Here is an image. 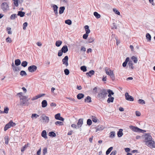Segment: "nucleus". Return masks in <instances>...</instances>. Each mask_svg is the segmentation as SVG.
Returning a JSON list of instances; mask_svg holds the SVG:
<instances>
[{"instance_id":"obj_1","label":"nucleus","mask_w":155,"mask_h":155,"mask_svg":"<svg viewBox=\"0 0 155 155\" xmlns=\"http://www.w3.org/2000/svg\"><path fill=\"white\" fill-rule=\"evenodd\" d=\"M107 92L105 89H100L99 92L97 95V97L99 99H104L107 96Z\"/></svg>"},{"instance_id":"obj_2","label":"nucleus","mask_w":155,"mask_h":155,"mask_svg":"<svg viewBox=\"0 0 155 155\" xmlns=\"http://www.w3.org/2000/svg\"><path fill=\"white\" fill-rule=\"evenodd\" d=\"M129 128L132 131L136 132L144 133V132H146V130H143L142 129H140L137 127L132 125H130L129 126Z\"/></svg>"},{"instance_id":"obj_3","label":"nucleus","mask_w":155,"mask_h":155,"mask_svg":"<svg viewBox=\"0 0 155 155\" xmlns=\"http://www.w3.org/2000/svg\"><path fill=\"white\" fill-rule=\"evenodd\" d=\"M68 51V48L66 45H64L62 48L61 49L59 50L58 52V56L59 57L61 56L63 53H65Z\"/></svg>"},{"instance_id":"obj_4","label":"nucleus","mask_w":155,"mask_h":155,"mask_svg":"<svg viewBox=\"0 0 155 155\" xmlns=\"http://www.w3.org/2000/svg\"><path fill=\"white\" fill-rule=\"evenodd\" d=\"M28 96H22V97L20 98V105L21 106L25 105V104H27L28 101Z\"/></svg>"},{"instance_id":"obj_5","label":"nucleus","mask_w":155,"mask_h":155,"mask_svg":"<svg viewBox=\"0 0 155 155\" xmlns=\"http://www.w3.org/2000/svg\"><path fill=\"white\" fill-rule=\"evenodd\" d=\"M145 144L148 147L155 148V142L152 140L150 141H145Z\"/></svg>"},{"instance_id":"obj_6","label":"nucleus","mask_w":155,"mask_h":155,"mask_svg":"<svg viewBox=\"0 0 155 155\" xmlns=\"http://www.w3.org/2000/svg\"><path fill=\"white\" fill-rule=\"evenodd\" d=\"M1 8L4 12H7L9 9L8 5L7 2H3L1 5Z\"/></svg>"},{"instance_id":"obj_7","label":"nucleus","mask_w":155,"mask_h":155,"mask_svg":"<svg viewBox=\"0 0 155 155\" xmlns=\"http://www.w3.org/2000/svg\"><path fill=\"white\" fill-rule=\"evenodd\" d=\"M37 69V67L35 65H32L28 67V71L30 72L33 73L35 72Z\"/></svg>"},{"instance_id":"obj_8","label":"nucleus","mask_w":155,"mask_h":155,"mask_svg":"<svg viewBox=\"0 0 155 155\" xmlns=\"http://www.w3.org/2000/svg\"><path fill=\"white\" fill-rule=\"evenodd\" d=\"M51 7L53 8L54 12L55 14V15L57 16L58 14V7L56 5L52 4L51 5Z\"/></svg>"},{"instance_id":"obj_9","label":"nucleus","mask_w":155,"mask_h":155,"mask_svg":"<svg viewBox=\"0 0 155 155\" xmlns=\"http://www.w3.org/2000/svg\"><path fill=\"white\" fill-rule=\"evenodd\" d=\"M125 96L127 100L132 101H134V98L132 96L130 95L127 92L125 93Z\"/></svg>"},{"instance_id":"obj_10","label":"nucleus","mask_w":155,"mask_h":155,"mask_svg":"<svg viewBox=\"0 0 155 155\" xmlns=\"http://www.w3.org/2000/svg\"><path fill=\"white\" fill-rule=\"evenodd\" d=\"M68 56H65L64 58H63L62 60L63 64H65L66 66H67L68 65Z\"/></svg>"},{"instance_id":"obj_11","label":"nucleus","mask_w":155,"mask_h":155,"mask_svg":"<svg viewBox=\"0 0 155 155\" xmlns=\"http://www.w3.org/2000/svg\"><path fill=\"white\" fill-rule=\"evenodd\" d=\"M145 141H150L152 140V137L150 134H145L144 135Z\"/></svg>"},{"instance_id":"obj_12","label":"nucleus","mask_w":155,"mask_h":155,"mask_svg":"<svg viewBox=\"0 0 155 155\" xmlns=\"http://www.w3.org/2000/svg\"><path fill=\"white\" fill-rule=\"evenodd\" d=\"M83 118L79 119L77 125L78 126V128H80L82 126L83 124Z\"/></svg>"},{"instance_id":"obj_13","label":"nucleus","mask_w":155,"mask_h":155,"mask_svg":"<svg viewBox=\"0 0 155 155\" xmlns=\"http://www.w3.org/2000/svg\"><path fill=\"white\" fill-rule=\"evenodd\" d=\"M104 128V127L103 125H99L95 127V129L96 130V132H97L98 130H103Z\"/></svg>"},{"instance_id":"obj_14","label":"nucleus","mask_w":155,"mask_h":155,"mask_svg":"<svg viewBox=\"0 0 155 155\" xmlns=\"http://www.w3.org/2000/svg\"><path fill=\"white\" fill-rule=\"evenodd\" d=\"M95 71L93 70H91L89 72L86 73V74L87 76L91 77V76L94 74Z\"/></svg>"},{"instance_id":"obj_15","label":"nucleus","mask_w":155,"mask_h":155,"mask_svg":"<svg viewBox=\"0 0 155 155\" xmlns=\"http://www.w3.org/2000/svg\"><path fill=\"white\" fill-rule=\"evenodd\" d=\"M123 130L122 129H120L117 132V136L119 137H121L123 135Z\"/></svg>"},{"instance_id":"obj_16","label":"nucleus","mask_w":155,"mask_h":155,"mask_svg":"<svg viewBox=\"0 0 155 155\" xmlns=\"http://www.w3.org/2000/svg\"><path fill=\"white\" fill-rule=\"evenodd\" d=\"M42 119L45 121V122L48 123L49 121V118L48 117L46 116H42L41 117Z\"/></svg>"},{"instance_id":"obj_17","label":"nucleus","mask_w":155,"mask_h":155,"mask_svg":"<svg viewBox=\"0 0 155 155\" xmlns=\"http://www.w3.org/2000/svg\"><path fill=\"white\" fill-rule=\"evenodd\" d=\"M91 97L89 96H87L84 99V102L87 103H90L92 102Z\"/></svg>"},{"instance_id":"obj_18","label":"nucleus","mask_w":155,"mask_h":155,"mask_svg":"<svg viewBox=\"0 0 155 155\" xmlns=\"http://www.w3.org/2000/svg\"><path fill=\"white\" fill-rule=\"evenodd\" d=\"M41 136L45 139H47L48 137L47 136V132L45 130H43L41 133Z\"/></svg>"},{"instance_id":"obj_19","label":"nucleus","mask_w":155,"mask_h":155,"mask_svg":"<svg viewBox=\"0 0 155 155\" xmlns=\"http://www.w3.org/2000/svg\"><path fill=\"white\" fill-rule=\"evenodd\" d=\"M129 60L130 58L129 57H127L126 58L125 61L122 64V66L123 67H125L126 66L127 63L129 61Z\"/></svg>"},{"instance_id":"obj_20","label":"nucleus","mask_w":155,"mask_h":155,"mask_svg":"<svg viewBox=\"0 0 155 155\" xmlns=\"http://www.w3.org/2000/svg\"><path fill=\"white\" fill-rule=\"evenodd\" d=\"M128 65L129 67V68L130 69H133L134 68V67L133 66V63L132 61H130L129 60V61L128 62Z\"/></svg>"},{"instance_id":"obj_21","label":"nucleus","mask_w":155,"mask_h":155,"mask_svg":"<svg viewBox=\"0 0 155 155\" xmlns=\"http://www.w3.org/2000/svg\"><path fill=\"white\" fill-rule=\"evenodd\" d=\"M25 12L20 11H18L17 15L20 16L21 17H23L25 16Z\"/></svg>"},{"instance_id":"obj_22","label":"nucleus","mask_w":155,"mask_h":155,"mask_svg":"<svg viewBox=\"0 0 155 155\" xmlns=\"http://www.w3.org/2000/svg\"><path fill=\"white\" fill-rule=\"evenodd\" d=\"M65 9V7L64 6L60 7L59 8V14H61L63 13Z\"/></svg>"},{"instance_id":"obj_23","label":"nucleus","mask_w":155,"mask_h":155,"mask_svg":"<svg viewBox=\"0 0 155 155\" xmlns=\"http://www.w3.org/2000/svg\"><path fill=\"white\" fill-rule=\"evenodd\" d=\"M47 102L46 100H43L41 102V106L42 107H46L47 106Z\"/></svg>"},{"instance_id":"obj_24","label":"nucleus","mask_w":155,"mask_h":155,"mask_svg":"<svg viewBox=\"0 0 155 155\" xmlns=\"http://www.w3.org/2000/svg\"><path fill=\"white\" fill-rule=\"evenodd\" d=\"M84 97V94L82 93H79L77 95V98L78 100H80L83 98Z\"/></svg>"},{"instance_id":"obj_25","label":"nucleus","mask_w":155,"mask_h":155,"mask_svg":"<svg viewBox=\"0 0 155 155\" xmlns=\"http://www.w3.org/2000/svg\"><path fill=\"white\" fill-rule=\"evenodd\" d=\"M15 63L16 66H18L21 64V61L19 59H18L15 60Z\"/></svg>"},{"instance_id":"obj_26","label":"nucleus","mask_w":155,"mask_h":155,"mask_svg":"<svg viewBox=\"0 0 155 155\" xmlns=\"http://www.w3.org/2000/svg\"><path fill=\"white\" fill-rule=\"evenodd\" d=\"M84 28L86 33H90L91 31L89 29V26L87 25H86L84 26Z\"/></svg>"},{"instance_id":"obj_27","label":"nucleus","mask_w":155,"mask_h":155,"mask_svg":"<svg viewBox=\"0 0 155 155\" xmlns=\"http://www.w3.org/2000/svg\"><path fill=\"white\" fill-rule=\"evenodd\" d=\"M29 144L28 143L26 144H25L23 147H21V152H24L25 149L28 147Z\"/></svg>"},{"instance_id":"obj_28","label":"nucleus","mask_w":155,"mask_h":155,"mask_svg":"<svg viewBox=\"0 0 155 155\" xmlns=\"http://www.w3.org/2000/svg\"><path fill=\"white\" fill-rule=\"evenodd\" d=\"M131 59L134 62V63H137L138 61V59L137 57H136L135 56H133L131 57Z\"/></svg>"},{"instance_id":"obj_29","label":"nucleus","mask_w":155,"mask_h":155,"mask_svg":"<svg viewBox=\"0 0 155 155\" xmlns=\"http://www.w3.org/2000/svg\"><path fill=\"white\" fill-rule=\"evenodd\" d=\"M20 74L22 77L25 76L27 75V74L26 72L24 70L21 71L20 73Z\"/></svg>"},{"instance_id":"obj_30","label":"nucleus","mask_w":155,"mask_h":155,"mask_svg":"<svg viewBox=\"0 0 155 155\" xmlns=\"http://www.w3.org/2000/svg\"><path fill=\"white\" fill-rule=\"evenodd\" d=\"M49 136L52 137H55L56 136V134L53 131L50 132L48 134Z\"/></svg>"},{"instance_id":"obj_31","label":"nucleus","mask_w":155,"mask_h":155,"mask_svg":"<svg viewBox=\"0 0 155 155\" xmlns=\"http://www.w3.org/2000/svg\"><path fill=\"white\" fill-rule=\"evenodd\" d=\"M114 99V98L113 97H109L107 100V102L108 103H110L111 102L112 103Z\"/></svg>"},{"instance_id":"obj_32","label":"nucleus","mask_w":155,"mask_h":155,"mask_svg":"<svg viewBox=\"0 0 155 155\" xmlns=\"http://www.w3.org/2000/svg\"><path fill=\"white\" fill-rule=\"evenodd\" d=\"M28 64V62L26 61H23L21 64V66L25 68L26 67Z\"/></svg>"},{"instance_id":"obj_33","label":"nucleus","mask_w":155,"mask_h":155,"mask_svg":"<svg viewBox=\"0 0 155 155\" xmlns=\"http://www.w3.org/2000/svg\"><path fill=\"white\" fill-rule=\"evenodd\" d=\"M106 73L107 75L110 76L114 73V72L113 71L111 70H109V71H108L107 70H106Z\"/></svg>"},{"instance_id":"obj_34","label":"nucleus","mask_w":155,"mask_h":155,"mask_svg":"<svg viewBox=\"0 0 155 155\" xmlns=\"http://www.w3.org/2000/svg\"><path fill=\"white\" fill-rule=\"evenodd\" d=\"M62 43V41H57L55 42V45L57 47H59L61 45Z\"/></svg>"},{"instance_id":"obj_35","label":"nucleus","mask_w":155,"mask_h":155,"mask_svg":"<svg viewBox=\"0 0 155 155\" xmlns=\"http://www.w3.org/2000/svg\"><path fill=\"white\" fill-rule=\"evenodd\" d=\"M146 36L148 41H150L151 40V36L150 34L147 33L146 34Z\"/></svg>"},{"instance_id":"obj_36","label":"nucleus","mask_w":155,"mask_h":155,"mask_svg":"<svg viewBox=\"0 0 155 155\" xmlns=\"http://www.w3.org/2000/svg\"><path fill=\"white\" fill-rule=\"evenodd\" d=\"M11 126L9 123L7 124L4 127V130L5 131H6L8 129L10 128L11 127Z\"/></svg>"},{"instance_id":"obj_37","label":"nucleus","mask_w":155,"mask_h":155,"mask_svg":"<svg viewBox=\"0 0 155 155\" xmlns=\"http://www.w3.org/2000/svg\"><path fill=\"white\" fill-rule=\"evenodd\" d=\"M113 149V147H109L106 151V154L107 155H108L111 152V150H112Z\"/></svg>"},{"instance_id":"obj_38","label":"nucleus","mask_w":155,"mask_h":155,"mask_svg":"<svg viewBox=\"0 0 155 155\" xmlns=\"http://www.w3.org/2000/svg\"><path fill=\"white\" fill-rule=\"evenodd\" d=\"M94 15L97 19L101 17L100 15L96 12H94Z\"/></svg>"},{"instance_id":"obj_39","label":"nucleus","mask_w":155,"mask_h":155,"mask_svg":"<svg viewBox=\"0 0 155 155\" xmlns=\"http://www.w3.org/2000/svg\"><path fill=\"white\" fill-rule=\"evenodd\" d=\"M13 2V4L14 6L16 7H18V6L19 0H12Z\"/></svg>"},{"instance_id":"obj_40","label":"nucleus","mask_w":155,"mask_h":155,"mask_svg":"<svg viewBox=\"0 0 155 155\" xmlns=\"http://www.w3.org/2000/svg\"><path fill=\"white\" fill-rule=\"evenodd\" d=\"M17 17V15L15 14H14L11 15L10 17V19L11 20H14Z\"/></svg>"},{"instance_id":"obj_41","label":"nucleus","mask_w":155,"mask_h":155,"mask_svg":"<svg viewBox=\"0 0 155 155\" xmlns=\"http://www.w3.org/2000/svg\"><path fill=\"white\" fill-rule=\"evenodd\" d=\"M81 70L83 72H86L87 71V67L84 65L80 67Z\"/></svg>"},{"instance_id":"obj_42","label":"nucleus","mask_w":155,"mask_h":155,"mask_svg":"<svg viewBox=\"0 0 155 155\" xmlns=\"http://www.w3.org/2000/svg\"><path fill=\"white\" fill-rule=\"evenodd\" d=\"M91 118L93 121L94 123L97 122V120H98L97 118V117H96L94 116H91Z\"/></svg>"},{"instance_id":"obj_43","label":"nucleus","mask_w":155,"mask_h":155,"mask_svg":"<svg viewBox=\"0 0 155 155\" xmlns=\"http://www.w3.org/2000/svg\"><path fill=\"white\" fill-rule=\"evenodd\" d=\"M94 39L93 38L91 37H89L87 43H92L94 41Z\"/></svg>"},{"instance_id":"obj_44","label":"nucleus","mask_w":155,"mask_h":155,"mask_svg":"<svg viewBox=\"0 0 155 155\" xmlns=\"http://www.w3.org/2000/svg\"><path fill=\"white\" fill-rule=\"evenodd\" d=\"M9 110V108L7 106H5L4 107V109L3 113H4L8 114Z\"/></svg>"},{"instance_id":"obj_45","label":"nucleus","mask_w":155,"mask_h":155,"mask_svg":"<svg viewBox=\"0 0 155 155\" xmlns=\"http://www.w3.org/2000/svg\"><path fill=\"white\" fill-rule=\"evenodd\" d=\"M65 23L69 25H70L72 24V21L70 19H67L65 21Z\"/></svg>"},{"instance_id":"obj_46","label":"nucleus","mask_w":155,"mask_h":155,"mask_svg":"<svg viewBox=\"0 0 155 155\" xmlns=\"http://www.w3.org/2000/svg\"><path fill=\"white\" fill-rule=\"evenodd\" d=\"M10 125L11 127H14L16 125V124L13 122L12 120H10L8 122Z\"/></svg>"},{"instance_id":"obj_47","label":"nucleus","mask_w":155,"mask_h":155,"mask_svg":"<svg viewBox=\"0 0 155 155\" xmlns=\"http://www.w3.org/2000/svg\"><path fill=\"white\" fill-rule=\"evenodd\" d=\"M55 124L57 125L62 126L63 125V122L60 121H57L55 123Z\"/></svg>"},{"instance_id":"obj_48","label":"nucleus","mask_w":155,"mask_h":155,"mask_svg":"<svg viewBox=\"0 0 155 155\" xmlns=\"http://www.w3.org/2000/svg\"><path fill=\"white\" fill-rule=\"evenodd\" d=\"M138 103L141 104H145V101L144 100L141 99H139L138 100Z\"/></svg>"},{"instance_id":"obj_49","label":"nucleus","mask_w":155,"mask_h":155,"mask_svg":"<svg viewBox=\"0 0 155 155\" xmlns=\"http://www.w3.org/2000/svg\"><path fill=\"white\" fill-rule=\"evenodd\" d=\"M110 136L109 137L111 138H113L115 137V132L114 131L111 132L110 134Z\"/></svg>"},{"instance_id":"obj_50","label":"nucleus","mask_w":155,"mask_h":155,"mask_svg":"<svg viewBox=\"0 0 155 155\" xmlns=\"http://www.w3.org/2000/svg\"><path fill=\"white\" fill-rule=\"evenodd\" d=\"M92 122L91 120L90 119H88L87 120V124L90 126L92 124Z\"/></svg>"},{"instance_id":"obj_51","label":"nucleus","mask_w":155,"mask_h":155,"mask_svg":"<svg viewBox=\"0 0 155 155\" xmlns=\"http://www.w3.org/2000/svg\"><path fill=\"white\" fill-rule=\"evenodd\" d=\"M60 117L61 114L60 113H58L55 115L54 117L56 119L58 120Z\"/></svg>"},{"instance_id":"obj_52","label":"nucleus","mask_w":155,"mask_h":155,"mask_svg":"<svg viewBox=\"0 0 155 155\" xmlns=\"http://www.w3.org/2000/svg\"><path fill=\"white\" fill-rule=\"evenodd\" d=\"M107 92L108 94H110L111 95H113L114 94V93L113 92V91L112 90L110 89H108Z\"/></svg>"},{"instance_id":"obj_53","label":"nucleus","mask_w":155,"mask_h":155,"mask_svg":"<svg viewBox=\"0 0 155 155\" xmlns=\"http://www.w3.org/2000/svg\"><path fill=\"white\" fill-rule=\"evenodd\" d=\"M113 11L117 15H120V12L117 9H114V8L113 9Z\"/></svg>"},{"instance_id":"obj_54","label":"nucleus","mask_w":155,"mask_h":155,"mask_svg":"<svg viewBox=\"0 0 155 155\" xmlns=\"http://www.w3.org/2000/svg\"><path fill=\"white\" fill-rule=\"evenodd\" d=\"M5 144H8V136H6L5 137Z\"/></svg>"},{"instance_id":"obj_55","label":"nucleus","mask_w":155,"mask_h":155,"mask_svg":"<svg viewBox=\"0 0 155 155\" xmlns=\"http://www.w3.org/2000/svg\"><path fill=\"white\" fill-rule=\"evenodd\" d=\"M64 74L67 75H68L70 73L68 69H64Z\"/></svg>"},{"instance_id":"obj_56","label":"nucleus","mask_w":155,"mask_h":155,"mask_svg":"<svg viewBox=\"0 0 155 155\" xmlns=\"http://www.w3.org/2000/svg\"><path fill=\"white\" fill-rule=\"evenodd\" d=\"M11 28L9 27H8L6 28L7 31L8 32V33L9 34H11L12 33V32L11 31Z\"/></svg>"},{"instance_id":"obj_57","label":"nucleus","mask_w":155,"mask_h":155,"mask_svg":"<svg viewBox=\"0 0 155 155\" xmlns=\"http://www.w3.org/2000/svg\"><path fill=\"white\" fill-rule=\"evenodd\" d=\"M88 33H86L83 35V38L85 39H87L88 37Z\"/></svg>"},{"instance_id":"obj_58","label":"nucleus","mask_w":155,"mask_h":155,"mask_svg":"<svg viewBox=\"0 0 155 155\" xmlns=\"http://www.w3.org/2000/svg\"><path fill=\"white\" fill-rule=\"evenodd\" d=\"M6 41L7 42H8L9 43H11L12 42V41L11 39V38L9 37H8L6 39Z\"/></svg>"},{"instance_id":"obj_59","label":"nucleus","mask_w":155,"mask_h":155,"mask_svg":"<svg viewBox=\"0 0 155 155\" xmlns=\"http://www.w3.org/2000/svg\"><path fill=\"white\" fill-rule=\"evenodd\" d=\"M27 25L28 23L27 22H24L23 24V29L25 30Z\"/></svg>"},{"instance_id":"obj_60","label":"nucleus","mask_w":155,"mask_h":155,"mask_svg":"<svg viewBox=\"0 0 155 155\" xmlns=\"http://www.w3.org/2000/svg\"><path fill=\"white\" fill-rule=\"evenodd\" d=\"M39 117V115L36 114H32L31 117H35L36 118L38 117Z\"/></svg>"},{"instance_id":"obj_61","label":"nucleus","mask_w":155,"mask_h":155,"mask_svg":"<svg viewBox=\"0 0 155 155\" xmlns=\"http://www.w3.org/2000/svg\"><path fill=\"white\" fill-rule=\"evenodd\" d=\"M110 76L111 79H112V81H113L115 80V78L114 73L110 75Z\"/></svg>"},{"instance_id":"obj_62","label":"nucleus","mask_w":155,"mask_h":155,"mask_svg":"<svg viewBox=\"0 0 155 155\" xmlns=\"http://www.w3.org/2000/svg\"><path fill=\"white\" fill-rule=\"evenodd\" d=\"M47 152V147H45L43 150V153L44 155L46 154Z\"/></svg>"},{"instance_id":"obj_63","label":"nucleus","mask_w":155,"mask_h":155,"mask_svg":"<svg viewBox=\"0 0 155 155\" xmlns=\"http://www.w3.org/2000/svg\"><path fill=\"white\" fill-rule=\"evenodd\" d=\"M18 68V67H17L16 65L14 66L13 68L12 69L14 72L17 71V69Z\"/></svg>"},{"instance_id":"obj_64","label":"nucleus","mask_w":155,"mask_h":155,"mask_svg":"<svg viewBox=\"0 0 155 155\" xmlns=\"http://www.w3.org/2000/svg\"><path fill=\"white\" fill-rule=\"evenodd\" d=\"M117 153V151L116 150H113L111 152L110 155H115Z\"/></svg>"}]
</instances>
